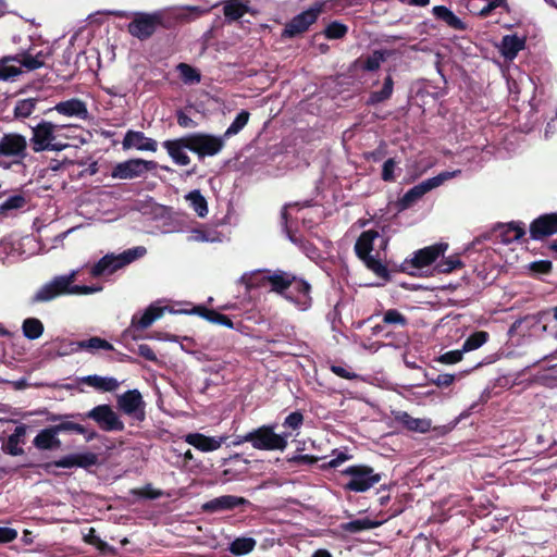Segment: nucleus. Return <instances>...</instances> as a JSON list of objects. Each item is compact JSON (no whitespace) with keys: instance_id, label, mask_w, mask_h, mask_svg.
<instances>
[{"instance_id":"obj_19","label":"nucleus","mask_w":557,"mask_h":557,"mask_svg":"<svg viewBox=\"0 0 557 557\" xmlns=\"http://www.w3.org/2000/svg\"><path fill=\"white\" fill-rule=\"evenodd\" d=\"M162 146L168 151L169 156L175 164L188 165L190 163V158L185 152V149L190 151L191 147L188 135L176 139L164 140Z\"/></svg>"},{"instance_id":"obj_62","label":"nucleus","mask_w":557,"mask_h":557,"mask_svg":"<svg viewBox=\"0 0 557 557\" xmlns=\"http://www.w3.org/2000/svg\"><path fill=\"white\" fill-rule=\"evenodd\" d=\"M430 383L436 385L437 387H448L455 382V375L449 373L437 374L436 376H428Z\"/></svg>"},{"instance_id":"obj_30","label":"nucleus","mask_w":557,"mask_h":557,"mask_svg":"<svg viewBox=\"0 0 557 557\" xmlns=\"http://www.w3.org/2000/svg\"><path fill=\"white\" fill-rule=\"evenodd\" d=\"M395 419L404 428L412 432L426 433L431 429L430 420L413 418L406 411L398 412Z\"/></svg>"},{"instance_id":"obj_28","label":"nucleus","mask_w":557,"mask_h":557,"mask_svg":"<svg viewBox=\"0 0 557 557\" xmlns=\"http://www.w3.org/2000/svg\"><path fill=\"white\" fill-rule=\"evenodd\" d=\"M379 236L380 234L375 230H368L360 234L355 244V252L361 261L372 256L374 239Z\"/></svg>"},{"instance_id":"obj_8","label":"nucleus","mask_w":557,"mask_h":557,"mask_svg":"<svg viewBox=\"0 0 557 557\" xmlns=\"http://www.w3.org/2000/svg\"><path fill=\"white\" fill-rule=\"evenodd\" d=\"M455 172H442L436 176L428 178L418 185H414L412 188L407 190L405 195L400 198L399 205L403 209H407L411 207L414 202L421 199L426 193L432 189L441 186L445 181L454 177Z\"/></svg>"},{"instance_id":"obj_58","label":"nucleus","mask_w":557,"mask_h":557,"mask_svg":"<svg viewBox=\"0 0 557 557\" xmlns=\"http://www.w3.org/2000/svg\"><path fill=\"white\" fill-rule=\"evenodd\" d=\"M75 467V457L74 454L62 457L59 460L47 462L42 466V468L50 472L53 468H73Z\"/></svg>"},{"instance_id":"obj_29","label":"nucleus","mask_w":557,"mask_h":557,"mask_svg":"<svg viewBox=\"0 0 557 557\" xmlns=\"http://www.w3.org/2000/svg\"><path fill=\"white\" fill-rule=\"evenodd\" d=\"M524 235L525 227L522 222H510L508 224L500 225L497 231V236L500 242L507 245L521 239Z\"/></svg>"},{"instance_id":"obj_42","label":"nucleus","mask_w":557,"mask_h":557,"mask_svg":"<svg viewBox=\"0 0 557 557\" xmlns=\"http://www.w3.org/2000/svg\"><path fill=\"white\" fill-rule=\"evenodd\" d=\"M38 98H26L16 101L13 114L16 120L29 117L36 110Z\"/></svg>"},{"instance_id":"obj_53","label":"nucleus","mask_w":557,"mask_h":557,"mask_svg":"<svg viewBox=\"0 0 557 557\" xmlns=\"http://www.w3.org/2000/svg\"><path fill=\"white\" fill-rule=\"evenodd\" d=\"M382 322L384 324L407 326L408 319L397 309H388L383 313Z\"/></svg>"},{"instance_id":"obj_57","label":"nucleus","mask_w":557,"mask_h":557,"mask_svg":"<svg viewBox=\"0 0 557 557\" xmlns=\"http://www.w3.org/2000/svg\"><path fill=\"white\" fill-rule=\"evenodd\" d=\"M26 205V199L22 195H14L9 197L0 205V212L5 213L10 210L21 209Z\"/></svg>"},{"instance_id":"obj_4","label":"nucleus","mask_w":557,"mask_h":557,"mask_svg":"<svg viewBox=\"0 0 557 557\" xmlns=\"http://www.w3.org/2000/svg\"><path fill=\"white\" fill-rule=\"evenodd\" d=\"M343 475L348 476V481L343 488L348 492L363 493L369 491L375 484L380 483L383 474L375 472L368 465H352L342 471Z\"/></svg>"},{"instance_id":"obj_5","label":"nucleus","mask_w":557,"mask_h":557,"mask_svg":"<svg viewBox=\"0 0 557 557\" xmlns=\"http://www.w3.org/2000/svg\"><path fill=\"white\" fill-rule=\"evenodd\" d=\"M77 271H71L65 275H57L49 282L42 284L29 298V304L50 302L58 297L70 295L71 283H75Z\"/></svg>"},{"instance_id":"obj_55","label":"nucleus","mask_w":557,"mask_h":557,"mask_svg":"<svg viewBox=\"0 0 557 557\" xmlns=\"http://www.w3.org/2000/svg\"><path fill=\"white\" fill-rule=\"evenodd\" d=\"M304 420H305L304 414L297 410V411L289 413L284 419L283 426L286 430H290L289 432L292 433L293 431H298L302 426Z\"/></svg>"},{"instance_id":"obj_61","label":"nucleus","mask_w":557,"mask_h":557,"mask_svg":"<svg viewBox=\"0 0 557 557\" xmlns=\"http://www.w3.org/2000/svg\"><path fill=\"white\" fill-rule=\"evenodd\" d=\"M462 356H463V350L462 349L449 350V351H447L445 354H442L437 358V361L443 363V364H455V363L459 362L462 359Z\"/></svg>"},{"instance_id":"obj_46","label":"nucleus","mask_w":557,"mask_h":557,"mask_svg":"<svg viewBox=\"0 0 557 557\" xmlns=\"http://www.w3.org/2000/svg\"><path fill=\"white\" fill-rule=\"evenodd\" d=\"M367 269L372 271L376 276L383 278L385 282L391 281V274L387 267L374 256L368 257L366 260H362Z\"/></svg>"},{"instance_id":"obj_38","label":"nucleus","mask_w":557,"mask_h":557,"mask_svg":"<svg viewBox=\"0 0 557 557\" xmlns=\"http://www.w3.org/2000/svg\"><path fill=\"white\" fill-rule=\"evenodd\" d=\"M16 62L21 66V71L32 72L42 67V63L35 59L34 49L29 48L27 50H23L16 54Z\"/></svg>"},{"instance_id":"obj_10","label":"nucleus","mask_w":557,"mask_h":557,"mask_svg":"<svg viewBox=\"0 0 557 557\" xmlns=\"http://www.w3.org/2000/svg\"><path fill=\"white\" fill-rule=\"evenodd\" d=\"M447 248L448 244L438 243L419 249L413 253V257L410 260L406 259L404 261L399 271L410 273V268L422 269L429 267L434 263L441 256H444Z\"/></svg>"},{"instance_id":"obj_22","label":"nucleus","mask_w":557,"mask_h":557,"mask_svg":"<svg viewBox=\"0 0 557 557\" xmlns=\"http://www.w3.org/2000/svg\"><path fill=\"white\" fill-rule=\"evenodd\" d=\"M27 425L20 424L15 428L14 432L9 435L8 440L2 444V451L10 456H21L24 454L22 445L25 444Z\"/></svg>"},{"instance_id":"obj_18","label":"nucleus","mask_w":557,"mask_h":557,"mask_svg":"<svg viewBox=\"0 0 557 557\" xmlns=\"http://www.w3.org/2000/svg\"><path fill=\"white\" fill-rule=\"evenodd\" d=\"M557 234V212L541 214L530 224V237L542 240Z\"/></svg>"},{"instance_id":"obj_26","label":"nucleus","mask_w":557,"mask_h":557,"mask_svg":"<svg viewBox=\"0 0 557 557\" xmlns=\"http://www.w3.org/2000/svg\"><path fill=\"white\" fill-rule=\"evenodd\" d=\"M188 312L191 314H197L211 323L220 324L228 329H234V323L230 317L220 313L214 309H209L203 305L194 306L193 309Z\"/></svg>"},{"instance_id":"obj_17","label":"nucleus","mask_w":557,"mask_h":557,"mask_svg":"<svg viewBox=\"0 0 557 557\" xmlns=\"http://www.w3.org/2000/svg\"><path fill=\"white\" fill-rule=\"evenodd\" d=\"M250 502L242 496L222 495L210 499L201 505V511L205 513H215L222 511H232L238 507H246Z\"/></svg>"},{"instance_id":"obj_9","label":"nucleus","mask_w":557,"mask_h":557,"mask_svg":"<svg viewBox=\"0 0 557 557\" xmlns=\"http://www.w3.org/2000/svg\"><path fill=\"white\" fill-rule=\"evenodd\" d=\"M190 141V151L196 153L201 160L207 156L218 154L224 147L225 137L214 136L207 133H193L188 135Z\"/></svg>"},{"instance_id":"obj_20","label":"nucleus","mask_w":557,"mask_h":557,"mask_svg":"<svg viewBox=\"0 0 557 557\" xmlns=\"http://www.w3.org/2000/svg\"><path fill=\"white\" fill-rule=\"evenodd\" d=\"M123 149L136 148L141 151L156 152L158 144L154 139L147 137L143 132L139 131H127L123 141Z\"/></svg>"},{"instance_id":"obj_14","label":"nucleus","mask_w":557,"mask_h":557,"mask_svg":"<svg viewBox=\"0 0 557 557\" xmlns=\"http://www.w3.org/2000/svg\"><path fill=\"white\" fill-rule=\"evenodd\" d=\"M117 406L125 414L138 421L145 420V401L138 389H129L120 395Z\"/></svg>"},{"instance_id":"obj_31","label":"nucleus","mask_w":557,"mask_h":557,"mask_svg":"<svg viewBox=\"0 0 557 557\" xmlns=\"http://www.w3.org/2000/svg\"><path fill=\"white\" fill-rule=\"evenodd\" d=\"M23 73L14 54L0 58V81L14 82Z\"/></svg>"},{"instance_id":"obj_25","label":"nucleus","mask_w":557,"mask_h":557,"mask_svg":"<svg viewBox=\"0 0 557 557\" xmlns=\"http://www.w3.org/2000/svg\"><path fill=\"white\" fill-rule=\"evenodd\" d=\"M432 13L437 21L443 22L447 27L451 29L459 32H465L468 29V25L445 5H435L432 10Z\"/></svg>"},{"instance_id":"obj_56","label":"nucleus","mask_w":557,"mask_h":557,"mask_svg":"<svg viewBox=\"0 0 557 557\" xmlns=\"http://www.w3.org/2000/svg\"><path fill=\"white\" fill-rule=\"evenodd\" d=\"M75 467L87 469L98 463V456L95 453L74 454Z\"/></svg>"},{"instance_id":"obj_43","label":"nucleus","mask_w":557,"mask_h":557,"mask_svg":"<svg viewBox=\"0 0 557 557\" xmlns=\"http://www.w3.org/2000/svg\"><path fill=\"white\" fill-rule=\"evenodd\" d=\"M44 330L45 326L42 322L37 318H27L23 321V335L30 341L39 338L42 335Z\"/></svg>"},{"instance_id":"obj_34","label":"nucleus","mask_w":557,"mask_h":557,"mask_svg":"<svg viewBox=\"0 0 557 557\" xmlns=\"http://www.w3.org/2000/svg\"><path fill=\"white\" fill-rule=\"evenodd\" d=\"M392 55V50H374L370 55L359 59L360 67L367 72H374L380 69L382 62Z\"/></svg>"},{"instance_id":"obj_37","label":"nucleus","mask_w":557,"mask_h":557,"mask_svg":"<svg viewBox=\"0 0 557 557\" xmlns=\"http://www.w3.org/2000/svg\"><path fill=\"white\" fill-rule=\"evenodd\" d=\"M88 386L103 392H112L117 388L119 382L114 377H103L99 375H88L83 379Z\"/></svg>"},{"instance_id":"obj_21","label":"nucleus","mask_w":557,"mask_h":557,"mask_svg":"<svg viewBox=\"0 0 557 557\" xmlns=\"http://www.w3.org/2000/svg\"><path fill=\"white\" fill-rule=\"evenodd\" d=\"M226 437L225 436H220V437H215V436H207L202 433H188L186 436H185V442L191 446H194L196 449L200 450V451H203V453H209V451H214L216 449H219L222 444L225 442Z\"/></svg>"},{"instance_id":"obj_24","label":"nucleus","mask_w":557,"mask_h":557,"mask_svg":"<svg viewBox=\"0 0 557 557\" xmlns=\"http://www.w3.org/2000/svg\"><path fill=\"white\" fill-rule=\"evenodd\" d=\"M294 275L295 274L290 272L278 269L274 271L271 270L268 277L270 290L285 297L286 292L289 289L290 285H293Z\"/></svg>"},{"instance_id":"obj_11","label":"nucleus","mask_w":557,"mask_h":557,"mask_svg":"<svg viewBox=\"0 0 557 557\" xmlns=\"http://www.w3.org/2000/svg\"><path fill=\"white\" fill-rule=\"evenodd\" d=\"M157 166L158 163L153 160L129 159L116 163L112 169L111 176L119 180H133L156 170Z\"/></svg>"},{"instance_id":"obj_1","label":"nucleus","mask_w":557,"mask_h":557,"mask_svg":"<svg viewBox=\"0 0 557 557\" xmlns=\"http://www.w3.org/2000/svg\"><path fill=\"white\" fill-rule=\"evenodd\" d=\"M146 253L147 249L144 246L126 249L119 255L107 253L91 267L89 273L92 277L111 275L117 270L144 257Z\"/></svg>"},{"instance_id":"obj_32","label":"nucleus","mask_w":557,"mask_h":557,"mask_svg":"<svg viewBox=\"0 0 557 557\" xmlns=\"http://www.w3.org/2000/svg\"><path fill=\"white\" fill-rule=\"evenodd\" d=\"M269 269L256 270L250 273H245L240 277V283L245 285L247 290L263 288L269 286L268 277L270 275Z\"/></svg>"},{"instance_id":"obj_7","label":"nucleus","mask_w":557,"mask_h":557,"mask_svg":"<svg viewBox=\"0 0 557 557\" xmlns=\"http://www.w3.org/2000/svg\"><path fill=\"white\" fill-rule=\"evenodd\" d=\"M27 153V140L18 133H7L0 139V157L12 158L11 163L0 162L3 169H10L12 164H23Z\"/></svg>"},{"instance_id":"obj_59","label":"nucleus","mask_w":557,"mask_h":557,"mask_svg":"<svg viewBox=\"0 0 557 557\" xmlns=\"http://www.w3.org/2000/svg\"><path fill=\"white\" fill-rule=\"evenodd\" d=\"M553 263L549 260H539L529 264V270L535 275L549 274Z\"/></svg>"},{"instance_id":"obj_6","label":"nucleus","mask_w":557,"mask_h":557,"mask_svg":"<svg viewBox=\"0 0 557 557\" xmlns=\"http://www.w3.org/2000/svg\"><path fill=\"white\" fill-rule=\"evenodd\" d=\"M74 419L85 421L90 419L104 432H122L125 429L124 422L110 405H98L84 413H73Z\"/></svg>"},{"instance_id":"obj_23","label":"nucleus","mask_w":557,"mask_h":557,"mask_svg":"<svg viewBox=\"0 0 557 557\" xmlns=\"http://www.w3.org/2000/svg\"><path fill=\"white\" fill-rule=\"evenodd\" d=\"M52 110H55L58 113L65 116H76L83 120L87 119L88 116V109L86 103L78 98L61 101L57 103ZM48 111H51V109Z\"/></svg>"},{"instance_id":"obj_60","label":"nucleus","mask_w":557,"mask_h":557,"mask_svg":"<svg viewBox=\"0 0 557 557\" xmlns=\"http://www.w3.org/2000/svg\"><path fill=\"white\" fill-rule=\"evenodd\" d=\"M319 457L312 455H294L287 458V462L294 466H312L319 461Z\"/></svg>"},{"instance_id":"obj_16","label":"nucleus","mask_w":557,"mask_h":557,"mask_svg":"<svg viewBox=\"0 0 557 557\" xmlns=\"http://www.w3.org/2000/svg\"><path fill=\"white\" fill-rule=\"evenodd\" d=\"M163 312L164 308L150 305L140 317L137 314L133 315L131 325L124 334L134 339L139 338L140 335L138 333L148 329L157 319L162 317Z\"/></svg>"},{"instance_id":"obj_50","label":"nucleus","mask_w":557,"mask_h":557,"mask_svg":"<svg viewBox=\"0 0 557 557\" xmlns=\"http://www.w3.org/2000/svg\"><path fill=\"white\" fill-rule=\"evenodd\" d=\"M462 267H463V263L460 260V256L459 255H453V256H449V257L441 260L435 265V270L438 273L447 274V273H451L454 270L460 269Z\"/></svg>"},{"instance_id":"obj_64","label":"nucleus","mask_w":557,"mask_h":557,"mask_svg":"<svg viewBox=\"0 0 557 557\" xmlns=\"http://www.w3.org/2000/svg\"><path fill=\"white\" fill-rule=\"evenodd\" d=\"M102 289L101 286L76 285L71 283L70 295H90Z\"/></svg>"},{"instance_id":"obj_39","label":"nucleus","mask_w":557,"mask_h":557,"mask_svg":"<svg viewBox=\"0 0 557 557\" xmlns=\"http://www.w3.org/2000/svg\"><path fill=\"white\" fill-rule=\"evenodd\" d=\"M382 524V521H375L370 518H362L351 520L349 522L343 523L342 529L348 533H359L366 530H372Z\"/></svg>"},{"instance_id":"obj_41","label":"nucleus","mask_w":557,"mask_h":557,"mask_svg":"<svg viewBox=\"0 0 557 557\" xmlns=\"http://www.w3.org/2000/svg\"><path fill=\"white\" fill-rule=\"evenodd\" d=\"M176 71L184 84L195 85L201 81V73L198 69L191 66L190 64L181 62L176 65Z\"/></svg>"},{"instance_id":"obj_45","label":"nucleus","mask_w":557,"mask_h":557,"mask_svg":"<svg viewBox=\"0 0 557 557\" xmlns=\"http://www.w3.org/2000/svg\"><path fill=\"white\" fill-rule=\"evenodd\" d=\"M186 199L189 201L190 207L200 218H205L208 214V203L200 190H191L186 196Z\"/></svg>"},{"instance_id":"obj_51","label":"nucleus","mask_w":557,"mask_h":557,"mask_svg":"<svg viewBox=\"0 0 557 557\" xmlns=\"http://www.w3.org/2000/svg\"><path fill=\"white\" fill-rule=\"evenodd\" d=\"M399 161H397L395 158H388L382 165V172H381V178L384 182H395L396 181V171L399 173L401 172V169L398 166Z\"/></svg>"},{"instance_id":"obj_36","label":"nucleus","mask_w":557,"mask_h":557,"mask_svg":"<svg viewBox=\"0 0 557 557\" xmlns=\"http://www.w3.org/2000/svg\"><path fill=\"white\" fill-rule=\"evenodd\" d=\"M524 47L525 38H520L516 35H506L502 39V53L506 59H513Z\"/></svg>"},{"instance_id":"obj_40","label":"nucleus","mask_w":557,"mask_h":557,"mask_svg":"<svg viewBox=\"0 0 557 557\" xmlns=\"http://www.w3.org/2000/svg\"><path fill=\"white\" fill-rule=\"evenodd\" d=\"M257 545V542L252 537H236L228 546L231 554L235 556H244L251 553Z\"/></svg>"},{"instance_id":"obj_54","label":"nucleus","mask_w":557,"mask_h":557,"mask_svg":"<svg viewBox=\"0 0 557 557\" xmlns=\"http://www.w3.org/2000/svg\"><path fill=\"white\" fill-rule=\"evenodd\" d=\"M84 541L85 543L95 546L101 553H109L112 550L110 545L97 535L94 528L88 530V533L84 536Z\"/></svg>"},{"instance_id":"obj_48","label":"nucleus","mask_w":557,"mask_h":557,"mask_svg":"<svg viewBox=\"0 0 557 557\" xmlns=\"http://www.w3.org/2000/svg\"><path fill=\"white\" fill-rule=\"evenodd\" d=\"M490 335L485 331H476L472 333L462 344L463 352H468L480 348L488 339Z\"/></svg>"},{"instance_id":"obj_2","label":"nucleus","mask_w":557,"mask_h":557,"mask_svg":"<svg viewBox=\"0 0 557 557\" xmlns=\"http://www.w3.org/2000/svg\"><path fill=\"white\" fill-rule=\"evenodd\" d=\"M171 21L161 11L153 13L137 12L127 25V32L144 41L152 37L159 28L169 29Z\"/></svg>"},{"instance_id":"obj_13","label":"nucleus","mask_w":557,"mask_h":557,"mask_svg":"<svg viewBox=\"0 0 557 557\" xmlns=\"http://www.w3.org/2000/svg\"><path fill=\"white\" fill-rule=\"evenodd\" d=\"M323 11V3H315L308 10L294 16L284 28L283 34L287 37H295L308 30L315 23L319 15Z\"/></svg>"},{"instance_id":"obj_47","label":"nucleus","mask_w":557,"mask_h":557,"mask_svg":"<svg viewBox=\"0 0 557 557\" xmlns=\"http://www.w3.org/2000/svg\"><path fill=\"white\" fill-rule=\"evenodd\" d=\"M250 113L246 110H242L224 132L223 136L225 139L238 134L247 125Z\"/></svg>"},{"instance_id":"obj_35","label":"nucleus","mask_w":557,"mask_h":557,"mask_svg":"<svg viewBox=\"0 0 557 557\" xmlns=\"http://www.w3.org/2000/svg\"><path fill=\"white\" fill-rule=\"evenodd\" d=\"M394 91V79L391 74H388L383 82V86L380 90L371 91L369 98L367 100L368 106H376L388 100Z\"/></svg>"},{"instance_id":"obj_15","label":"nucleus","mask_w":557,"mask_h":557,"mask_svg":"<svg viewBox=\"0 0 557 557\" xmlns=\"http://www.w3.org/2000/svg\"><path fill=\"white\" fill-rule=\"evenodd\" d=\"M285 299L293 302L300 310H307L312 305L311 285L304 278L294 275L293 285L285 294Z\"/></svg>"},{"instance_id":"obj_49","label":"nucleus","mask_w":557,"mask_h":557,"mask_svg":"<svg viewBox=\"0 0 557 557\" xmlns=\"http://www.w3.org/2000/svg\"><path fill=\"white\" fill-rule=\"evenodd\" d=\"M77 346L81 349L85 350H96V349H103V350H113V345L109 343L107 339L100 338L98 336L90 337L85 341H81L77 343Z\"/></svg>"},{"instance_id":"obj_33","label":"nucleus","mask_w":557,"mask_h":557,"mask_svg":"<svg viewBox=\"0 0 557 557\" xmlns=\"http://www.w3.org/2000/svg\"><path fill=\"white\" fill-rule=\"evenodd\" d=\"M58 434L64 432H73L85 435L86 442L95 440L98 434L96 431H88L83 424L70 421L69 419L62 420L60 423L53 424Z\"/></svg>"},{"instance_id":"obj_12","label":"nucleus","mask_w":557,"mask_h":557,"mask_svg":"<svg viewBox=\"0 0 557 557\" xmlns=\"http://www.w3.org/2000/svg\"><path fill=\"white\" fill-rule=\"evenodd\" d=\"M57 126L51 122L41 121L33 127V136L30 138V146L35 152L46 150H61L62 147L53 144L55 139L54 131Z\"/></svg>"},{"instance_id":"obj_52","label":"nucleus","mask_w":557,"mask_h":557,"mask_svg":"<svg viewBox=\"0 0 557 557\" xmlns=\"http://www.w3.org/2000/svg\"><path fill=\"white\" fill-rule=\"evenodd\" d=\"M348 33V26L338 21L331 22L324 29L323 34L327 39H342Z\"/></svg>"},{"instance_id":"obj_27","label":"nucleus","mask_w":557,"mask_h":557,"mask_svg":"<svg viewBox=\"0 0 557 557\" xmlns=\"http://www.w3.org/2000/svg\"><path fill=\"white\" fill-rule=\"evenodd\" d=\"M33 444L40 450H51L61 447V441L53 425L41 430L34 438Z\"/></svg>"},{"instance_id":"obj_44","label":"nucleus","mask_w":557,"mask_h":557,"mask_svg":"<svg viewBox=\"0 0 557 557\" xmlns=\"http://www.w3.org/2000/svg\"><path fill=\"white\" fill-rule=\"evenodd\" d=\"M248 12V7L239 0H228L224 4V16L230 21H237Z\"/></svg>"},{"instance_id":"obj_63","label":"nucleus","mask_w":557,"mask_h":557,"mask_svg":"<svg viewBox=\"0 0 557 557\" xmlns=\"http://www.w3.org/2000/svg\"><path fill=\"white\" fill-rule=\"evenodd\" d=\"M132 493L134 495L140 496L147 499H157L162 496V492L159 490H153L150 484H147L143 488L133 490Z\"/></svg>"},{"instance_id":"obj_3","label":"nucleus","mask_w":557,"mask_h":557,"mask_svg":"<svg viewBox=\"0 0 557 557\" xmlns=\"http://www.w3.org/2000/svg\"><path fill=\"white\" fill-rule=\"evenodd\" d=\"M276 424H263L246 433L245 440H248L251 446L258 450H281L288 445L290 432L276 433Z\"/></svg>"}]
</instances>
